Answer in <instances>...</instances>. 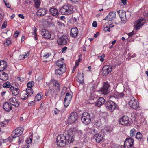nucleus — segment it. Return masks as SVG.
Segmentation results:
<instances>
[{
	"label": "nucleus",
	"instance_id": "obj_59",
	"mask_svg": "<svg viewBox=\"0 0 148 148\" xmlns=\"http://www.w3.org/2000/svg\"><path fill=\"white\" fill-rule=\"evenodd\" d=\"M7 25L6 23H3L1 27L2 29H3L5 28L6 27Z\"/></svg>",
	"mask_w": 148,
	"mask_h": 148
},
{
	"label": "nucleus",
	"instance_id": "obj_53",
	"mask_svg": "<svg viewBox=\"0 0 148 148\" xmlns=\"http://www.w3.org/2000/svg\"><path fill=\"white\" fill-rule=\"evenodd\" d=\"M17 80L20 81L21 82H23L24 81V78L21 77H18L17 78Z\"/></svg>",
	"mask_w": 148,
	"mask_h": 148
},
{
	"label": "nucleus",
	"instance_id": "obj_31",
	"mask_svg": "<svg viewBox=\"0 0 148 148\" xmlns=\"http://www.w3.org/2000/svg\"><path fill=\"white\" fill-rule=\"evenodd\" d=\"M2 74L0 75V79L3 81L7 80L8 78V76L7 74L3 71Z\"/></svg>",
	"mask_w": 148,
	"mask_h": 148
},
{
	"label": "nucleus",
	"instance_id": "obj_6",
	"mask_svg": "<svg viewBox=\"0 0 148 148\" xmlns=\"http://www.w3.org/2000/svg\"><path fill=\"white\" fill-rule=\"evenodd\" d=\"M129 119L127 116H124L121 118L119 120V122L120 124L122 125L128 126L130 125Z\"/></svg>",
	"mask_w": 148,
	"mask_h": 148
},
{
	"label": "nucleus",
	"instance_id": "obj_50",
	"mask_svg": "<svg viewBox=\"0 0 148 148\" xmlns=\"http://www.w3.org/2000/svg\"><path fill=\"white\" fill-rule=\"evenodd\" d=\"M3 1L6 7L9 8H10L11 5L9 3V2L7 0H3Z\"/></svg>",
	"mask_w": 148,
	"mask_h": 148
},
{
	"label": "nucleus",
	"instance_id": "obj_49",
	"mask_svg": "<svg viewBox=\"0 0 148 148\" xmlns=\"http://www.w3.org/2000/svg\"><path fill=\"white\" fill-rule=\"evenodd\" d=\"M51 54V53H45L43 56V58L45 59H46L49 58Z\"/></svg>",
	"mask_w": 148,
	"mask_h": 148
},
{
	"label": "nucleus",
	"instance_id": "obj_47",
	"mask_svg": "<svg viewBox=\"0 0 148 148\" xmlns=\"http://www.w3.org/2000/svg\"><path fill=\"white\" fill-rule=\"evenodd\" d=\"M70 101H70V100H68L67 99H64V106L66 108L69 106L70 103Z\"/></svg>",
	"mask_w": 148,
	"mask_h": 148
},
{
	"label": "nucleus",
	"instance_id": "obj_33",
	"mask_svg": "<svg viewBox=\"0 0 148 148\" xmlns=\"http://www.w3.org/2000/svg\"><path fill=\"white\" fill-rule=\"evenodd\" d=\"M90 93L92 94L95 92L96 88L97 87L94 83H92L90 85Z\"/></svg>",
	"mask_w": 148,
	"mask_h": 148
},
{
	"label": "nucleus",
	"instance_id": "obj_42",
	"mask_svg": "<svg viewBox=\"0 0 148 148\" xmlns=\"http://www.w3.org/2000/svg\"><path fill=\"white\" fill-rule=\"evenodd\" d=\"M42 98V96L39 93L38 94L35 96L34 101H38L40 100Z\"/></svg>",
	"mask_w": 148,
	"mask_h": 148
},
{
	"label": "nucleus",
	"instance_id": "obj_19",
	"mask_svg": "<svg viewBox=\"0 0 148 148\" xmlns=\"http://www.w3.org/2000/svg\"><path fill=\"white\" fill-rule=\"evenodd\" d=\"M48 11L46 8H41L38 10L36 14L38 16H42L45 15Z\"/></svg>",
	"mask_w": 148,
	"mask_h": 148
},
{
	"label": "nucleus",
	"instance_id": "obj_32",
	"mask_svg": "<svg viewBox=\"0 0 148 148\" xmlns=\"http://www.w3.org/2000/svg\"><path fill=\"white\" fill-rule=\"evenodd\" d=\"M66 70V69L64 68H60L57 69H56L55 71V74L56 75H61Z\"/></svg>",
	"mask_w": 148,
	"mask_h": 148
},
{
	"label": "nucleus",
	"instance_id": "obj_26",
	"mask_svg": "<svg viewBox=\"0 0 148 148\" xmlns=\"http://www.w3.org/2000/svg\"><path fill=\"white\" fill-rule=\"evenodd\" d=\"M77 79L78 82L82 84L84 82L83 74L78 73L77 75Z\"/></svg>",
	"mask_w": 148,
	"mask_h": 148
},
{
	"label": "nucleus",
	"instance_id": "obj_15",
	"mask_svg": "<svg viewBox=\"0 0 148 148\" xmlns=\"http://www.w3.org/2000/svg\"><path fill=\"white\" fill-rule=\"evenodd\" d=\"M41 34L43 37L47 39H49L51 38V34L49 31L45 29H43L41 32Z\"/></svg>",
	"mask_w": 148,
	"mask_h": 148
},
{
	"label": "nucleus",
	"instance_id": "obj_10",
	"mask_svg": "<svg viewBox=\"0 0 148 148\" xmlns=\"http://www.w3.org/2000/svg\"><path fill=\"white\" fill-rule=\"evenodd\" d=\"M129 104L131 107L135 109L138 108L139 106V103L137 100L134 97L131 98L129 102Z\"/></svg>",
	"mask_w": 148,
	"mask_h": 148
},
{
	"label": "nucleus",
	"instance_id": "obj_61",
	"mask_svg": "<svg viewBox=\"0 0 148 148\" xmlns=\"http://www.w3.org/2000/svg\"><path fill=\"white\" fill-rule=\"evenodd\" d=\"M29 51L28 52H27L26 53H25V54H23L25 56V58H26L27 57H28L29 56Z\"/></svg>",
	"mask_w": 148,
	"mask_h": 148
},
{
	"label": "nucleus",
	"instance_id": "obj_34",
	"mask_svg": "<svg viewBox=\"0 0 148 148\" xmlns=\"http://www.w3.org/2000/svg\"><path fill=\"white\" fill-rule=\"evenodd\" d=\"M135 138L140 141H142L143 140V136L142 134L139 132H137L136 134Z\"/></svg>",
	"mask_w": 148,
	"mask_h": 148
},
{
	"label": "nucleus",
	"instance_id": "obj_43",
	"mask_svg": "<svg viewBox=\"0 0 148 148\" xmlns=\"http://www.w3.org/2000/svg\"><path fill=\"white\" fill-rule=\"evenodd\" d=\"M3 87L5 88H8L10 87V82H7L4 83L2 85Z\"/></svg>",
	"mask_w": 148,
	"mask_h": 148
},
{
	"label": "nucleus",
	"instance_id": "obj_12",
	"mask_svg": "<svg viewBox=\"0 0 148 148\" xmlns=\"http://www.w3.org/2000/svg\"><path fill=\"white\" fill-rule=\"evenodd\" d=\"M117 13L121 19V22L124 23H125L127 21V18L125 11L120 10L117 11Z\"/></svg>",
	"mask_w": 148,
	"mask_h": 148
},
{
	"label": "nucleus",
	"instance_id": "obj_30",
	"mask_svg": "<svg viewBox=\"0 0 148 148\" xmlns=\"http://www.w3.org/2000/svg\"><path fill=\"white\" fill-rule=\"evenodd\" d=\"M51 82L53 85V86L56 89L59 90L60 89V85L59 84V82L57 80H53Z\"/></svg>",
	"mask_w": 148,
	"mask_h": 148
},
{
	"label": "nucleus",
	"instance_id": "obj_46",
	"mask_svg": "<svg viewBox=\"0 0 148 148\" xmlns=\"http://www.w3.org/2000/svg\"><path fill=\"white\" fill-rule=\"evenodd\" d=\"M29 96L27 93L26 92L25 93H23L22 95L21 99L23 100H25L27 99Z\"/></svg>",
	"mask_w": 148,
	"mask_h": 148
},
{
	"label": "nucleus",
	"instance_id": "obj_54",
	"mask_svg": "<svg viewBox=\"0 0 148 148\" xmlns=\"http://www.w3.org/2000/svg\"><path fill=\"white\" fill-rule=\"evenodd\" d=\"M92 26L94 27H96L97 26V22L96 21H94L92 23Z\"/></svg>",
	"mask_w": 148,
	"mask_h": 148
},
{
	"label": "nucleus",
	"instance_id": "obj_40",
	"mask_svg": "<svg viewBox=\"0 0 148 148\" xmlns=\"http://www.w3.org/2000/svg\"><path fill=\"white\" fill-rule=\"evenodd\" d=\"M34 84V81H32L29 82L27 84V88H32Z\"/></svg>",
	"mask_w": 148,
	"mask_h": 148
},
{
	"label": "nucleus",
	"instance_id": "obj_29",
	"mask_svg": "<svg viewBox=\"0 0 148 148\" xmlns=\"http://www.w3.org/2000/svg\"><path fill=\"white\" fill-rule=\"evenodd\" d=\"M127 91H124L121 93H118V92H116L115 95H114V96L115 97H116L117 98H122L123 97L125 96V95L126 94L127 95Z\"/></svg>",
	"mask_w": 148,
	"mask_h": 148
},
{
	"label": "nucleus",
	"instance_id": "obj_16",
	"mask_svg": "<svg viewBox=\"0 0 148 148\" xmlns=\"http://www.w3.org/2000/svg\"><path fill=\"white\" fill-rule=\"evenodd\" d=\"M79 31L78 28L77 27L72 28L71 30L70 36L71 37L74 38H76L78 36Z\"/></svg>",
	"mask_w": 148,
	"mask_h": 148
},
{
	"label": "nucleus",
	"instance_id": "obj_37",
	"mask_svg": "<svg viewBox=\"0 0 148 148\" xmlns=\"http://www.w3.org/2000/svg\"><path fill=\"white\" fill-rule=\"evenodd\" d=\"M5 41L4 43V45L5 46L7 47L10 44L11 42V38H8L5 40Z\"/></svg>",
	"mask_w": 148,
	"mask_h": 148
},
{
	"label": "nucleus",
	"instance_id": "obj_13",
	"mask_svg": "<svg viewBox=\"0 0 148 148\" xmlns=\"http://www.w3.org/2000/svg\"><path fill=\"white\" fill-rule=\"evenodd\" d=\"M145 18H143L141 17L138 20L136 24L134 25V28L137 30H138L145 23Z\"/></svg>",
	"mask_w": 148,
	"mask_h": 148
},
{
	"label": "nucleus",
	"instance_id": "obj_24",
	"mask_svg": "<svg viewBox=\"0 0 148 148\" xmlns=\"http://www.w3.org/2000/svg\"><path fill=\"white\" fill-rule=\"evenodd\" d=\"M49 12L53 16H58L59 15L58 11V9L53 7H52L49 10Z\"/></svg>",
	"mask_w": 148,
	"mask_h": 148
},
{
	"label": "nucleus",
	"instance_id": "obj_9",
	"mask_svg": "<svg viewBox=\"0 0 148 148\" xmlns=\"http://www.w3.org/2000/svg\"><path fill=\"white\" fill-rule=\"evenodd\" d=\"M134 143V140L131 137L127 138L124 141V147L125 148L132 147Z\"/></svg>",
	"mask_w": 148,
	"mask_h": 148
},
{
	"label": "nucleus",
	"instance_id": "obj_20",
	"mask_svg": "<svg viewBox=\"0 0 148 148\" xmlns=\"http://www.w3.org/2000/svg\"><path fill=\"white\" fill-rule=\"evenodd\" d=\"M10 90L13 95L14 96L18 95L20 92L19 89L16 88V87L14 86H11L10 88Z\"/></svg>",
	"mask_w": 148,
	"mask_h": 148
},
{
	"label": "nucleus",
	"instance_id": "obj_2",
	"mask_svg": "<svg viewBox=\"0 0 148 148\" xmlns=\"http://www.w3.org/2000/svg\"><path fill=\"white\" fill-rule=\"evenodd\" d=\"M24 131V128L22 127H19L16 129L12 133V136L7 138L8 141L12 142L14 138L19 137L21 134Z\"/></svg>",
	"mask_w": 148,
	"mask_h": 148
},
{
	"label": "nucleus",
	"instance_id": "obj_45",
	"mask_svg": "<svg viewBox=\"0 0 148 148\" xmlns=\"http://www.w3.org/2000/svg\"><path fill=\"white\" fill-rule=\"evenodd\" d=\"M33 136V134H32L30 136L29 138H28L26 140V143H27L28 144H29V143H31L32 140Z\"/></svg>",
	"mask_w": 148,
	"mask_h": 148
},
{
	"label": "nucleus",
	"instance_id": "obj_27",
	"mask_svg": "<svg viewBox=\"0 0 148 148\" xmlns=\"http://www.w3.org/2000/svg\"><path fill=\"white\" fill-rule=\"evenodd\" d=\"M94 138L97 143H99L103 139V136L100 134H95L94 136Z\"/></svg>",
	"mask_w": 148,
	"mask_h": 148
},
{
	"label": "nucleus",
	"instance_id": "obj_4",
	"mask_svg": "<svg viewBox=\"0 0 148 148\" xmlns=\"http://www.w3.org/2000/svg\"><path fill=\"white\" fill-rule=\"evenodd\" d=\"M81 120L83 123L86 124H89L91 121V118L90 114L88 112H84L82 115Z\"/></svg>",
	"mask_w": 148,
	"mask_h": 148
},
{
	"label": "nucleus",
	"instance_id": "obj_44",
	"mask_svg": "<svg viewBox=\"0 0 148 148\" xmlns=\"http://www.w3.org/2000/svg\"><path fill=\"white\" fill-rule=\"evenodd\" d=\"M55 109L56 110H54V113L56 115L58 114L59 113H62L65 110V109L62 110L57 109L56 108H55Z\"/></svg>",
	"mask_w": 148,
	"mask_h": 148
},
{
	"label": "nucleus",
	"instance_id": "obj_18",
	"mask_svg": "<svg viewBox=\"0 0 148 148\" xmlns=\"http://www.w3.org/2000/svg\"><path fill=\"white\" fill-rule=\"evenodd\" d=\"M116 12L114 11L110 12L105 18L108 21H112L116 18Z\"/></svg>",
	"mask_w": 148,
	"mask_h": 148
},
{
	"label": "nucleus",
	"instance_id": "obj_38",
	"mask_svg": "<svg viewBox=\"0 0 148 148\" xmlns=\"http://www.w3.org/2000/svg\"><path fill=\"white\" fill-rule=\"evenodd\" d=\"M136 129L133 128L131 129L130 131V136L131 138L133 137L135 135L136 133Z\"/></svg>",
	"mask_w": 148,
	"mask_h": 148
},
{
	"label": "nucleus",
	"instance_id": "obj_23",
	"mask_svg": "<svg viewBox=\"0 0 148 148\" xmlns=\"http://www.w3.org/2000/svg\"><path fill=\"white\" fill-rule=\"evenodd\" d=\"M105 102L104 99L103 97H100L97 100L96 103L95 105L99 107H100L104 104Z\"/></svg>",
	"mask_w": 148,
	"mask_h": 148
},
{
	"label": "nucleus",
	"instance_id": "obj_1",
	"mask_svg": "<svg viewBox=\"0 0 148 148\" xmlns=\"http://www.w3.org/2000/svg\"><path fill=\"white\" fill-rule=\"evenodd\" d=\"M60 12L62 15L71 14L73 12V7L70 4L64 5L60 8Z\"/></svg>",
	"mask_w": 148,
	"mask_h": 148
},
{
	"label": "nucleus",
	"instance_id": "obj_35",
	"mask_svg": "<svg viewBox=\"0 0 148 148\" xmlns=\"http://www.w3.org/2000/svg\"><path fill=\"white\" fill-rule=\"evenodd\" d=\"M34 1L35 3L34 6L35 8H38L41 3L40 0H34Z\"/></svg>",
	"mask_w": 148,
	"mask_h": 148
},
{
	"label": "nucleus",
	"instance_id": "obj_25",
	"mask_svg": "<svg viewBox=\"0 0 148 148\" xmlns=\"http://www.w3.org/2000/svg\"><path fill=\"white\" fill-rule=\"evenodd\" d=\"M7 66V62L4 60L0 61V71H3L5 69Z\"/></svg>",
	"mask_w": 148,
	"mask_h": 148
},
{
	"label": "nucleus",
	"instance_id": "obj_58",
	"mask_svg": "<svg viewBox=\"0 0 148 148\" xmlns=\"http://www.w3.org/2000/svg\"><path fill=\"white\" fill-rule=\"evenodd\" d=\"M19 58H20V60H23L25 58V56L23 54L20 55L19 56Z\"/></svg>",
	"mask_w": 148,
	"mask_h": 148
},
{
	"label": "nucleus",
	"instance_id": "obj_22",
	"mask_svg": "<svg viewBox=\"0 0 148 148\" xmlns=\"http://www.w3.org/2000/svg\"><path fill=\"white\" fill-rule=\"evenodd\" d=\"M63 59L58 60L56 62V65L60 68H64L66 69V66L65 64L63 61Z\"/></svg>",
	"mask_w": 148,
	"mask_h": 148
},
{
	"label": "nucleus",
	"instance_id": "obj_39",
	"mask_svg": "<svg viewBox=\"0 0 148 148\" xmlns=\"http://www.w3.org/2000/svg\"><path fill=\"white\" fill-rule=\"evenodd\" d=\"M72 98V96L71 94L69 92H67L66 93L65 97L64 99H67L68 100H70V101H71Z\"/></svg>",
	"mask_w": 148,
	"mask_h": 148
},
{
	"label": "nucleus",
	"instance_id": "obj_63",
	"mask_svg": "<svg viewBox=\"0 0 148 148\" xmlns=\"http://www.w3.org/2000/svg\"><path fill=\"white\" fill-rule=\"evenodd\" d=\"M73 3H76L79 1L80 0H70Z\"/></svg>",
	"mask_w": 148,
	"mask_h": 148
},
{
	"label": "nucleus",
	"instance_id": "obj_52",
	"mask_svg": "<svg viewBox=\"0 0 148 148\" xmlns=\"http://www.w3.org/2000/svg\"><path fill=\"white\" fill-rule=\"evenodd\" d=\"M81 59H80V58L79 59L76 61L75 65L78 66L79 65V63L81 61Z\"/></svg>",
	"mask_w": 148,
	"mask_h": 148
},
{
	"label": "nucleus",
	"instance_id": "obj_57",
	"mask_svg": "<svg viewBox=\"0 0 148 148\" xmlns=\"http://www.w3.org/2000/svg\"><path fill=\"white\" fill-rule=\"evenodd\" d=\"M23 137H22L21 138H19V140H18V144H21L22 142H23Z\"/></svg>",
	"mask_w": 148,
	"mask_h": 148
},
{
	"label": "nucleus",
	"instance_id": "obj_55",
	"mask_svg": "<svg viewBox=\"0 0 148 148\" xmlns=\"http://www.w3.org/2000/svg\"><path fill=\"white\" fill-rule=\"evenodd\" d=\"M19 33V32L18 31H16L14 33V36L16 38L18 36Z\"/></svg>",
	"mask_w": 148,
	"mask_h": 148
},
{
	"label": "nucleus",
	"instance_id": "obj_36",
	"mask_svg": "<svg viewBox=\"0 0 148 148\" xmlns=\"http://www.w3.org/2000/svg\"><path fill=\"white\" fill-rule=\"evenodd\" d=\"M25 92L29 96H31L33 93V90L32 88H27L26 89Z\"/></svg>",
	"mask_w": 148,
	"mask_h": 148
},
{
	"label": "nucleus",
	"instance_id": "obj_21",
	"mask_svg": "<svg viewBox=\"0 0 148 148\" xmlns=\"http://www.w3.org/2000/svg\"><path fill=\"white\" fill-rule=\"evenodd\" d=\"M66 37L65 36H62L58 39L57 42L58 44L60 45H64L67 43Z\"/></svg>",
	"mask_w": 148,
	"mask_h": 148
},
{
	"label": "nucleus",
	"instance_id": "obj_8",
	"mask_svg": "<svg viewBox=\"0 0 148 148\" xmlns=\"http://www.w3.org/2000/svg\"><path fill=\"white\" fill-rule=\"evenodd\" d=\"M115 104L114 102L111 100L108 101L105 104L107 108L111 112H113L115 109Z\"/></svg>",
	"mask_w": 148,
	"mask_h": 148
},
{
	"label": "nucleus",
	"instance_id": "obj_5",
	"mask_svg": "<svg viewBox=\"0 0 148 148\" xmlns=\"http://www.w3.org/2000/svg\"><path fill=\"white\" fill-rule=\"evenodd\" d=\"M78 118V114L76 112H74L71 113L68 118V122L71 124L76 122Z\"/></svg>",
	"mask_w": 148,
	"mask_h": 148
},
{
	"label": "nucleus",
	"instance_id": "obj_51",
	"mask_svg": "<svg viewBox=\"0 0 148 148\" xmlns=\"http://www.w3.org/2000/svg\"><path fill=\"white\" fill-rule=\"evenodd\" d=\"M98 132V131H97V130L95 129H93L90 132L92 134L94 135H95V134H98V133H97Z\"/></svg>",
	"mask_w": 148,
	"mask_h": 148
},
{
	"label": "nucleus",
	"instance_id": "obj_48",
	"mask_svg": "<svg viewBox=\"0 0 148 148\" xmlns=\"http://www.w3.org/2000/svg\"><path fill=\"white\" fill-rule=\"evenodd\" d=\"M34 32H33V34L34 35V39L35 40H37V38H36V35H37L36 31H37V29H36V27H35V26H34Z\"/></svg>",
	"mask_w": 148,
	"mask_h": 148
},
{
	"label": "nucleus",
	"instance_id": "obj_3",
	"mask_svg": "<svg viewBox=\"0 0 148 148\" xmlns=\"http://www.w3.org/2000/svg\"><path fill=\"white\" fill-rule=\"evenodd\" d=\"M65 136L63 134L58 135L56 138V144L58 146L64 147L67 144Z\"/></svg>",
	"mask_w": 148,
	"mask_h": 148
},
{
	"label": "nucleus",
	"instance_id": "obj_11",
	"mask_svg": "<svg viewBox=\"0 0 148 148\" xmlns=\"http://www.w3.org/2000/svg\"><path fill=\"white\" fill-rule=\"evenodd\" d=\"M110 87V85L107 82H106L104 83L103 86L101 88L100 91L102 93L106 95L109 92V88Z\"/></svg>",
	"mask_w": 148,
	"mask_h": 148
},
{
	"label": "nucleus",
	"instance_id": "obj_7",
	"mask_svg": "<svg viewBox=\"0 0 148 148\" xmlns=\"http://www.w3.org/2000/svg\"><path fill=\"white\" fill-rule=\"evenodd\" d=\"M72 129H70L68 133L66 135V141L67 142V144L72 143L74 141L73 136L74 134L71 132Z\"/></svg>",
	"mask_w": 148,
	"mask_h": 148
},
{
	"label": "nucleus",
	"instance_id": "obj_14",
	"mask_svg": "<svg viewBox=\"0 0 148 148\" xmlns=\"http://www.w3.org/2000/svg\"><path fill=\"white\" fill-rule=\"evenodd\" d=\"M102 74L103 76H106L111 72V67L109 65H105L102 68Z\"/></svg>",
	"mask_w": 148,
	"mask_h": 148
},
{
	"label": "nucleus",
	"instance_id": "obj_62",
	"mask_svg": "<svg viewBox=\"0 0 148 148\" xmlns=\"http://www.w3.org/2000/svg\"><path fill=\"white\" fill-rule=\"evenodd\" d=\"M35 101L34 100L33 101L30 102L28 103V105L29 106H31L32 105H33L34 103V101Z\"/></svg>",
	"mask_w": 148,
	"mask_h": 148
},
{
	"label": "nucleus",
	"instance_id": "obj_28",
	"mask_svg": "<svg viewBox=\"0 0 148 148\" xmlns=\"http://www.w3.org/2000/svg\"><path fill=\"white\" fill-rule=\"evenodd\" d=\"M3 107L5 110L7 112H9L12 109V107L7 102H5L3 103Z\"/></svg>",
	"mask_w": 148,
	"mask_h": 148
},
{
	"label": "nucleus",
	"instance_id": "obj_17",
	"mask_svg": "<svg viewBox=\"0 0 148 148\" xmlns=\"http://www.w3.org/2000/svg\"><path fill=\"white\" fill-rule=\"evenodd\" d=\"M9 102L11 105L16 107H18L19 106V103L18 99L15 97H12L9 99Z\"/></svg>",
	"mask_w": 148,
	"mask_h": 148
},
{
	"label": "nucleus",
	"instance_id": "obj_64",
	"mask_svg": "<svg viewBox=\"0 0 148 148\" xmlns=\"http://www.w3.org/2000/svg\"><path fill=\"white\" fill-rule=\"evenodd\" d=\"M99 35V32H97L94 35V37L95 38L97 37L98 35Z\"/></svg>",
	"mask_w": 148,
	"mask_h": 148
},
{
	"label": "nucleus",
	"instance_id": "obj_60",
	"mask_svg": "<svg viewBox=\"0 0 148 148\" xmlns=\"http://www.w3.org/2000/svg\"><path fill=\"white\" fill-rule=\"evenodd\" d=\"M134 32L133 31L127 34L129 35V37H131L133 35H134Z\"/></svg>",
	"mask_w": 148,
	"mask_h": 148
},
{
	"label": "nucleus",
	"instance_id": "obj_41",
	"mask_svg": "<svg viewBox=\"0 0 148 148\" xmlns=\"http://www.w3.org/2000/svg\"><path fill=\"white\" fill-rule=\"evenodd\" d=\"M57 26L60 28H64L65 27L64 24L58 21L57 23Z\"/></svg>",
	"mask_w": 148,
	"mask_h": 148
},
{
	"label": "nucleus",
	"instance_id": "obj_56",
	"mask_svg": "<svg viewBox=\"0 0 148 148\" xmlns=\"http://www.w3.org/2000/svg\"><path fill=\"white\" fill-rule=\"evenodd\" d=\"M67 47H65L63 48L62 49V53H65V51H66V50H67Z\"/></svg>",
	"mask_w": 148,
	"mask_h": 148
}]
</instances>
